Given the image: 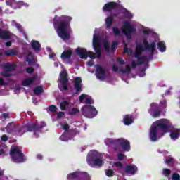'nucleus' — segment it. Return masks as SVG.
Returning <instances> with one entry per match:
<instances>
[{"label": "nucleus", "mask_w": 180, "mask_h": 180, "mask_svg": "<svg viewBox=\"0 0 180 180\" xmlns=\"http://www.w3.org/2000/svg\"><path fill=\"white\" fill-rule=\"evenodd\" d=\"M72 20V17L62 15L57 18V15L53 19V27L56 30L58 36L63 40H70L71 36L67 29L70 27V23Z\"/></svg>", "instance_id": "1"}, {"label": "nucleus", "mask_w": 180, "mask_h": 180, "mask_svg": "<svg viewBox=\"0 0 180 180\" xmlns=\"http://www.w3.org/2000/svg\"><path fill=\"white\" fill-rule=\"evenodd\" d=\"M10 154L14 162L22 163L26 161L25 155L18 146H12L10 150Z\"/></svg>", "instance_id": "2"}, {"label": "nucleus", "mask_w": 180, "mask_h": 180, "mask_svg": "<svg viewBox=\"0 0 180 180\" xmlns=\"http://www.w3.org/2000/svg\"><path fill=\"white\" fill-rule=\"evenodd\" d=\"M25 127L27 130V131H31L33 133V135L36 139L39 137V134L41 133V129L43 127H46V122H41V124H39L37 122H34L33 124H28L25 125Z\"/></svg>", "instance_id": "3"}, {"label": "nucleus", "mask_w": 180, "mask_h": 180, "mask_svg": "<svg viewBox=\"0 0 180 180\" xmlns=\"http://www.w3.org/2000/svg\"><path fill=\"white\" fill-rule=\"evenodd\" d=\"M82 114L85 117L94 119V117L98 115V110H96V108L94 105H84L82 108Z\"/></svg>", "instance_id": "4"}, {"label": "nucleus", "mask_w": 180, "mask_h": 180, "mask_svg": "<svg viewBox=\"0 0 180 180\" xmlns=\"http://www.w3.org/2000/svg\"><path fill=\"white\" fill-rule=\"evenodd\" d=\"M135 32H137V29L129 21H124L123 22L122 33L127 36V39H131V36Z\"/></svg>", "instance_id": "5"}, {"label": "nucleus", "mask_w": 180, "mask_h": 180, "mask_svg": "<svg viewBox=\"0 0 180 180\" xmlns=\"http://www.w3.org/2000/svg\"><path fill=\"white\" fill-rule=\"evenodd\" d=\"M155 127L158 130L160 129L164 133L169 132V127H171V124H169V121L166 119H160L155 122V124H153Z\"/></svg>", "instance_id": "6"}, {"label": "nucleus", "mask_w": 180, "mask_h": 180, "mask_svg": "<svg viewBox=\"0 0 180 180\" xmlns=\"http://www.w3.org/2000/svg\"><path fill=\"white\" fill-rule=\"evenodd\" d=\"M143 46H145L146 50H148V51H150V53L148 56V60H153L154 57V52L155 51V50H157V44H155V41H152L150 44L147 39L143 38Z\"/></svg>", "instance_id": "7"}, {"label": "nucleus", "mask_w": 180, "mask_h": 180, "mask_svg": "<svg viewBox=\"0 0 180 180\" xmlns=\"http://www.w3.org/2000/svg\"><path fill=\"white\" fill-rule=\"evenodd\" d=\"M93 49L95 51L97 58L102 56V48L101 46V37L96 34L93 37Z\"/></svg>", "instance_id": "8"}, {"label": "nucleus", "mask_w": 180, "mask_h": 180, "mask_svg": "<svg viewBox=\"0 0 180 180\" xmlns=\"http://www.w3.org/2000/svg\"><path fill=\"white\" fill-rule=\"evenodd\" d=\"M75 51L80 58H88V57L92 58V60L96 58V53L91 51L88 52L85 48H77Z\"/></svg>", "instance_id": "9"}, {"label": "nucleus", "mask_w": 180, "mask_h": 180, "mask_svg": "<svg viewBox=\"0 0 180 180\" xmlns=\"http://www.w3.org/2000/svg\"><path fill=\"white\" fill-rule=\"evenodd\" d=\"M148 112L153 117H160L161 116V113H162V110L160 105L157 103L150 104V108L148 110Z\"/></svg>", "instance_id": "10"}, {"label": "nucleus", "mask_w": 180, "mask_h": 180, "mask_svg": "<svg viewBox=\"0 0 180 180\" xmlns=\"http://www.w3.org/2000/svg\"><path fill=\"white\" fill-rule=\"evenodd\" d=\"M68 73L65 71L60 72V82L64 89V91H68V78L67 77Z\"/></svg>", "instance_id": "11"}, {"label": "nucleus", "mask_w": 180, "mask_h": 180, "mask_svg": "<svg viewBox=\"0 0 180 180\" xmlns=\"http://www.w3.org/2000/svg\"><path fill=\"white\" fill-rule=\"evenodd\" d=\"M87 162L91 167H101L103 161L95 155H91L87 159Z\"/></svg>", "instance_id": "12"}, {"label": "nucleus", "mask_w": 180, "mask_h": 180, "mask_svg": "<svg viewBox=\"0 0 180 180\" xmlns=\"http://www.w3.org/2000/svg\"><path fill=\"white\" fill-rule=\"evenodd\" d=\"M96 77L101 81H103L106 78V71L101 65H96Z\"/></svg>", "instance_id": "13"}, {"label": "nucleus", "mask_w": 180, "mask_h": 180, "mask_svg": "<svg viewBox=\"0 0 180 180\" xmlns=\"http://www.w3.org/2000/svg\"><path fill=\"white\" fill-rule=\"evenodd\" d=\"M118 4L115 1H110L105 4L103 7V11L105 12H112L115 9H117Z\"/></svg>", "instance_id": "14"}, {"label": "nucleus", "mask_w": 180, "mask_h": 180, "mask_svg": "<svg viewBox=\"0 0 180 180\" xmlns=\"http://www.w3.org/2000/svg\"><path fill=\"white\" fill-rule=\"evenodd\" d=\"M74 88L75 89V94H79L82 92V79L81 77H75L74 79Z\"/></svg>", "instance_id": "15"}, {"label": "nucleus", "mask_w": 180, "mask_h": 180, "mask_svg": "<svg viewBox=\"0 0 180 180\" xmlns=\"http://www.w3.org/2000/svg\"><path fill=\"white\" fill-rule=\"evenodd\" d=\"M118 146L122 147L124 151H130V141L123 138L118 139Z\"/></svg>", "instance_id": "16"}, {"label": "nucleus", "mask_w": 180, "mask_h": 180, "mask_svg": "<svg viewBox=\"0 0 180 180\" xmlns=\"http://www.w3.org/2000/svg\"><path fill=\"white\" fill-rule=\"evenodd\" d=\"M149 137L151 141H157V140H158V129H157V127L154 126V124L150 127Z\"/></svg>", "instance_id": "17"}, {"label": "nucleus", "mask_w": 180, "mask_h": 180, "mask_svg": "<svg viewBox=\"0 0 180 180\" xmlns=\"http://www.w3.org/2000/svg\"><path fill=\"white\" fill-rule=\"evenodd\" d=\"M139 171L137 166L134 164L128 165L125 167V172L126 174H129L130 175H135Z\"/></svg>", "instance_id": "18"}, {"label": "nucleus", "mask_w": 180, "mask_h": 180, "mask_svg": "<svg viewBox=\"0 0 180 180\" xmlns=\"http://www.w3.org/2000/svg\"><path fill=\"white\" fill-rule=\"evenodd\" d=\"M143 51H146V46L143 47L140 44H138L136 46V51L134 53L135 58H140Z\"/></svg>", "instance_id": "19"}, {"label": "nucleus", "mask_w": 180, "mask_h": 180, "mask_svg": "<svg viewBox=\"0 0 180 180\" xmlns=\"http://www.w3.org/2000/svg\"><path fill=\"white\" fill-rule=\"evenodd\" d=\"M134 122V118L133 117V115H126L123 117V123L125 124V126H130L131 123Z\"/></svg>", "instance_id": "20"}, {"label": "nucleus", "mask_w": 180, "mask_h": 180, "mask_svg": "<svg viewBox=\"0 0 180 180\" xmlns=\"http://www.w3.org/2000/svg\"><path fill=\"white\" fill-rule=\"evenodd\" d=\"M25 133H26V131L25 130L24 127L17 125L14 131V133L13 134V136H19L20 137H22V136H23Z\"/></svg>", "instance_id": "21"}, {"label": "nucleus", "mask_w": 180, "mask_h": 180, "mask_svg": "<svg viewBox=\"0 0 180 180\" xmlns=\"http://www.w3.org/2000/svg\"><path fill=\"white\" fill-rule=\"evenodd\" d=\"M74 131V129H70V131H68L66 134L65 131L62 136H60V139L63 140V141H66V140H68V139H71V137H72Z\"/></svg>", "instance_id": "22"}, {"label": "nucleus", "mask_w": 180, "mask_h": 180, "mask_svg": "<svg viewBox=\"0 0 180 180\" xmlns=\"http://www.w3.org/2000/svg\"><path fill=\"white\" fill-rule=\"evenodd\" d=\"M17 126L18 125H16V124L13 122L8 123L6 128L7 133H8V134H13Z\"/></svg>", "instance_id": "23"}, {"label": "nucleus", "mask_w": 180, "mask_h": 180, "mask_svg": "<svg viewBox=\"0 0 180 180\" xmlns=\"http://www.w3.org/2000/svg\"><path fill=\"white\" fill-rule=\"evenodd\" d=\"M36 76H33L32 77L25 79L22 82V86H30V85H32V84L36 81Z\"/></svg>", "instance_id": "24"}, {"label": "nucleus", "mask_w": 180, "mask_h": 180, "mask_svg": "<svg viewBox=\"0 0 180 180\" xmlns=\"http://www.w3.org/2000/svg\"><path fill=\"white\" fill-rule=\"evenodd\" d=\"M0 39H2L3 40H9V39H11V33H9V31L0 29Z\"/></svg>", "instance_id": "25"}, {"label": "nucleus", "mask_w": 180, "mask_h": 180, "mask_svg": "<svg viewBox=\"0 0 180 180\" xmlns=\"http://www.w3.org/2000/svg\"><path fill=\"white\" fill-rule=\"evenodd\" d=\"M31 47L34 51H40L41 50V45L39 41L32 40L31 41Z\"/></svg>", "instance_id": "26"}, {"label": "nucleus", "mask_w": 180, "mask_h": 180, "mask_svg": "<svg viewBox=\"0 0 180 180\" xmlns=\"http://www.w3.org/2000/svg\"><path fill=\"white\" fill-rule=\"evenodd\" d=\"M71 56H72V50H65L61 54V59L68 60V58H71Z\"/></svg>", "instance_id": "27"}, {"label": "nucleus", "mask_w": 180, "mask_h": 180, "mask_svg": "<svg viewBox=\"0 0 180 180\" xmlns=\"http://www.w3.org/2000/svg\"><path fill=\"white\" fill-rule=\"evenodd\" d=\"M118 143H119V139L113 140L112 139H107L105 141V143L106 144V146H114V147H117L118 146Z\"/></svg>", "instance_id": "28"}, {"label": "nucleus", "mask_w": 180, "mask_h": 180, "mask_svg": "<svg viewBox=\"0 0 180 180\" xmlns=\"http://www.w3.org/2000/svg\"><path fill=\"white\" fill-rule=\"evenodd\" d=\"M4 55L6 57L16 56V51L13 49L6 50L4 51V53H0V56H4Z\"/></svg>", "instance_id": "29"}, {"label": "nucleus", "mask_w": 180, "mask_h": 180, "mask_svg": "<svg viewBox=\"0 0 180 180\" xmlns=\"http://www.w3.org/2000/svg\"><path fill=\"white\" fill-rule=\"evenodd\" d=\"M113 16H116V14L111 15L105 19V25L108 29L113 25Z\"/></svg>", "instance_id": "30"}, {"label": "nucleus", "mask_w": 180, "mask_h": 180, "mask_svg": "<svg viewBox=\"0 0 180 180\" xmlns=\"http://www.w3.org/2000/svg\"><path fill=\"white\" fill-rule=\"evenodd\" d=\"M138 65H143V64H146V63L148 62V58L146 56H141L137 59Z\"/></svg>", "instance_id": "31"}, {"label": "nucleus", "mask_w": 180, "mask_h": 180, "mask_svg": "<svg viewBox=\"0 0 180 180\" xmlns=\"http://www.w3.org/2000/svg\"><path fill=\"white\" fill-rule=\"evenodd\" d=\"M158 49L161 53H164L167 50L165 42L160 41L158 43Z\"/></svg>", "instance_id": "32"}, {"label": "nucleus", "mask_w": 180, "mask_h": 180, "mask_svg": "<svg viewBox=\"0 0 180 180\" xmlns=\"http://www.w3.org/2000/svg\"><path fill=\"white\" fill-rule=\"evenodd\" d=\"M33 92L34 95H40V94H43L44 90L43 89V86H38L33 89Z\"/></svg>", "instance_id": "33"}, {"label": "nucleus", "mask_w": 180, "mask_h": 180, "mask_svg": "<svg viewBox=\"0 0 180 180\" xmlns=\"http://www.w3.org/2000/svg\"><path fill=\"white\" fill-rule=\"evenodd\" d=\"M15 67H16V65L10 64V63H6L4 65V68L6 70V71H8V72L15 71Z\"/></svg>", "instance_id": "34"}, {"label": "nucleus", "mask_w": 180, "mask_h": 180, "mask_svg": "<svg viewBox=\"0 0 180 180\" xmlns=\"http://www.w3.org/2000/svg\"><path fill=\"white\" fill-rule=\"evenodd\" d=\"M170 137L172 140H176L179 137V131H172L170 133Z\"/></svg>", "instance_id": "35"}, {"label": "nucleus", "mask_w": 180, "mask_h": 180, "mask_svg": "<svg viewBox=\"0 0 180 180\" xmlns=\"http://www.w3.org/2000/svg\"><path fill=\"white\" fill-rule=\"evenodd\" d=\"M68 179H75L78 178V172H75L73 173H70L67 176Z\"/></svg>", "instance_id": "36"}, {"label": "nucleus", "mask_w": 180, "mask_h": 180, "mask_svg": "<svg viewBox=\"0 0 180 180\" xmlns=\"http://www.w3.org/2000/svg\"><path fill=\"white\" fill-rule=\"evenodd\" d=\"M67 106H70V103L67 101H64L60 103V109L61 110H66Z\"/></svg>", "instance_id": "37"}, {"label": "nucleus", "mask_w": 180, "mask_h": 180, "mask_svg": "<svg viewBox=\"0 0 180 180\" xmlns=\"http://www.w3.org/2000/svg\"><path fill=\"white\" fill-rule=\"evenodd\" d=\"M15 27L18 29V32L22 33L23 36H26V32L23 30L22 25L20 23H15Z\"/></svg>", "instance_id": "38"}, {"label": "nucleus", "mask_w": 180, "mask_h": 180, "mask_svg": "<svg viewBox=\"0 0 180 180\" xmlns=\"http://www.w3.org/2000/svg\"><path fill=\"white\" fill-rule=\"evenodd\" d=\"M27 62L28 63V65H34L36 63L33 56H31L30 58L27 57Z\"/></svg>", "instance_id": "39"}, {"label": "nucleus", "mask_w": 180, "mask_h": 180, "mask_svg": "<svg viewBox=\"0 0 180 180\" xmlns=\"http://www.w3.org/2000/svg\"><path fill=\"white\" fill-rule=\"evenodd\" d=\"M103 46H104V49H105L106 53H110V46L109 45V41H104Z\"/></svg>", "instance_id": "40"}, {"label": "nucleus", "mask_w": 180, "mask_h": 180, "mask_svg": "<svg viewBox=\"0 0 180 180\" xmlns=\"http://www.w3.org/2000/svg\"><path fill=\"white\" fill-rule=\"evenodd\" d=\"M120 71H121V72H123L124 74H130V72H131V69L130 68V66L129 65H127L125 70L120 69Z\"/></svg>", "instance_id": "41"}, {"label": "nucleus", "mask_w": 180, "mask_h": 180, "mask_svg": "<svg viewBox=\"0 0 180 180\" xmlns=\"http://www.w3.org/2000/svg\"><path fill=\"white\" fill-rule=\"evenodd\" d=\"M117 44H119V42H117V41H114L112 42L111 44V51L112 53H115V51H116V48L117 47Z\"/></svg>", "instance_id": "42"}, {"label": "nucleus", "mask_w": 180, "mask_h": 180, "mask_svg": "<svg viewBox=\"0 0 180 180\" xmlns=\"http://www.w3.org/2000/svg\"><path fill=\"white\" fill-rule=\"evenodd\" d=\"M79 112V110L77 108H73L69 111V115L70 116H74V115H77V113Z\"/></svg>", "instance_id": "43"}, {"label": "nucleus", "mask_w": 180, "mask_h": 180, "mask_svg": "<svg viewBox=\"0 0 180 180\" xmlns=\"http://www.w3.org/2000/svg\"><path fill=\"white\" fill-rule=\"evenodd\" d=\"M112 32H113L115 36H120V34H121V33H122V32L120 31V30H119V28L117 27H114L112 28Z\"/></svg>", "instance_id": "44"}, {"label": "nucleus", "mask_w": 180, "mask_h": 180, "mask_svg": "<svg viewBox=\"0 0 180 180\" xmlns=\"http://www.w3.org/2000/svg\"><path fill=\"white\" fill-rule=\"evenodd\" d=\"M49 112H52V113H56L57 112V106L54 105H51L48 107Z\"/></svg>", "instance_id": "45"}, {"label": "nucleus", "mask_w": 180, "mask_h": 180, "mask_svg": "<svg viewBox=\"0 0 180 180\" xmlns=\"http://www.w3.org/2000/svg\"><path fill=\"white\" fill-rule=\"evenodd\" d=\"M2 77H4L5 78H9V77H12V75L9 73V71L4 70L1 72Z\"/></svg>", "instance_id": "46"}, {"label": "nucleus", "mask_w": 180, "mask_h": 180, "mask_svg": "<svg viewBox=\"0 0 180 180\" xmlns=\"http://www.w3.org/2000/svg\"><path fill=\"white\" fill-rule=\"evenodd\" d=\"M172 173L171 169H163L162 174L165 176L168 177V176Z\"/></svg>", "instance_id": "47"}, {"label": "nucleus", "mask_w": 180, "mask_h": 180, "mask_svg": "<svg viewBox=\"0 0 180 180\" xmlns=\"http://www.w3.org/2000/svg\"><path fill=\"white\" fill-rule=\"evenodd\" d=\"M115 167H116V168H120V169H122V168H124L123 164L120 162H115L114 163Z\"/></svg>", "instance_id": "48"}, {"label": "nucleus", "mask_w": 180, "mask_h": 180, "mask_svg": "<svg viewBox=\"0 0 180 180\" xmlns=\"http://www.w3.org/2000/svg\"><path fill=\"white\" fill-rule=\"evenodd\" d=\"M63 130H65V134H67L68 133V131H70V125L68 124H64L63 126Z\"/></svg>", "instance_id": "49"}, {"label": "nucleus", "mask_w": 180, "mask_h": 180, "mask_svg": "<svg viewBox=\"0 0 180 180\" xmlns=\"http://www.w3.org/2000/svg\"><path fill=\"white\" fill-rule=\"evenodd\" d=\"M105 174H106L107 176L110 178V177L113 176V170L108 169V170H106Z\"/></svg>", "instance_id": "50"}, {"label": "nucleus", "mask_w": 180, "mask_h": 180, "mask_svg": "<svg viewBox=\"0 0 180 180\" xmlns=\"http://www.w3.org/2000/svg\"><path fill=\"white\" fill-rule=\"evenodd\" d=\"M26 72H27V74H33V72H34V68H33V67H28L26 68Z\"/></svg>", "instance_id": "51"}, {"label": "nucleus", "mask_w": 180, "mask_h": 180, "mask_svg": "<svg viewBox=\"0 0 180 180\" xmlns=\"http://www.w3.org/2000/svg\"><path fill=\"white\" fill-rule=\"evenodd\" d=\"M172 179L173 180H180V175L178 173H174L172 174Z\"/></svg>", "instance_id": "52"}, {"label": "nucleus", "mask_w": 180, "mask_h": 180, "mask_svg": "<svg viewBox=\"0 0 180 180\" xmlns=\"http://www.w3.org/2000/svg\"><path fill=\"white\" fill-rule=\"evenodd\" d=\"M85 103L87 105H94V100L91 98H86Z\"/></svg>", "instance_id": "53"}, {"label": "nucleus", "mask_w": 180, "mask_h": 180, "mask_svg": "<svg viewBox=\"0 0 180 180\" xmlns=\"http://www.w3.org/2000/svg\"><path fill=\"white\" fill-rule=\"evenodd\" d=\"M125 157H126V155L123 153H119L117 155V159L119 160V161H122V160H124Z\"/></svg>", "instance_id": "54"}, {"label": "nucleus", "mask_w": 180, "mask_h": 180, "mask_svg": "<svg viewBox=\"0 0 180 180\" xmlns=\"http://www.w3.org/2000/svg\"><path fill=\"white\" fill-rule=\"evenodd\" d=\"M86 98V94H82L79 96V101L80 102V103H82V102H84V99H85Z\"/></svg>", "instance_id": "55"}, {"label": "nucleus", "mask_w": 180, "mask_h": 180, "mask_svg": "<svg viewBox=\"0 0 180 180\" xmlns=\"http://www.w3.org/2000/svg\"><path fill=\"white\" fill-rule=\"evenodd\" d=\"M165 162L167 165L174 164V158H169L166 159Z\"/></svg>", "instance_id": "56"}, {"label": "nucleus", "mask_w": 180, "mask_h": 180, "mask_svg": "<svg viewBox=\"0 0 180 180\" xmlns=\"http://www.w3.org/2000/svg\"><path fill=\"white\" fill-rule=\"evenodd\" d=\"M117 61L120 65H123L126 62L123 60V58H117Z\"/></svg>", "instance_id": "57"}, {"label": "nucleus", "mask_w": 180, "mask_h": 180, "mask_svg": "<svg viewBox=\"0 0 180 180\" xmlns=\"http://www.w3.org/2000/svg\"><path fill=\"white\" fill-rule=\"evenodd\" d=\"M2 116L4 119H11V115H9L8 112H4L2 114Z\"/></svg>", "instance_id": "58"}, {"label": "nucleus", "mask_w": 180, "mask_h": 180, "mask_svg": "<svg viewBox=\"0 0 180 180\" xmlns=\"http://www.w3.org/2000/svg\"><path fill=\"white\" fill-rule=\"evenodd\" d=\"M12 2H15V0H6V4L8 6H12Z\"/></svg>", "instance_id": "59"}, {"label": "nucleus", "mask_w": 180, "mask_h": 180, "mask_svg": "<svg viewBox=\"0 0 180 180\" xmlns=\"http://www.w3.org/2000/svg\"><path fill=\"white\" fill-rule=\"evenodd\" d=\"M63 116H64V112H58V113H57V117L58 118V119H61V117H63Z\"/></svg>", "instance_id": "60"}, {"label": "nucleus", "mask_w": 180, "mask_h": 180, "mask_svg": "<svg viewBox=\"0 0 180 180\" xmlns=\"http://www.w3.org/2000/svg\"><path fill=\"white\" fill-rule=\"evenodd\" d=\"M112 71H114L115 72H117V71H119V67L114 64L112 65Z\"/></svg>", "instance_id": "61"}, {"label": "nucleus", "mask_w": 180, "mask_h": 180, "mask_svg": "<svg viewBox=\"0 0 180 180\" xmlns=\"http://www.w3.org/2000/svg\"><path fill=\"white\" fill-rule=\"evenodd\" d=\"M7 140H8V136H6V135H5V134L2 135V136H1V141L6 142Z\"/></svg>", "instance_id": "62"}, {"label": "nucleus", "mask_w": 180, "mask_h": 180, "mask_svg": "<svg viewBox=\"0 0 180 180\" xmlns=\"http://www.w3.org/2000/svg\"><path fill=\"white\" fill-rule=\"evenodd\" d=\"M0 85H6V83L5 82V81H4V79L2 77H0Z\"/></svg>", "instance_id": "63"}, {"label": "nucleus", "mask_w": 180, "mask_h": 180, "mask_svg": "<svg viewBox=\"0 0 180 180\" xmlns=\"http://www.w3.org/2000/svg\"><path fill=\"white\" fill-rule=\"evenodd\" d=\"M143 34L148 35V34H150V33H151V31H150L149 30H144L143 31Z\"/></svg>", "instance_id": "64"}]
</instances>
